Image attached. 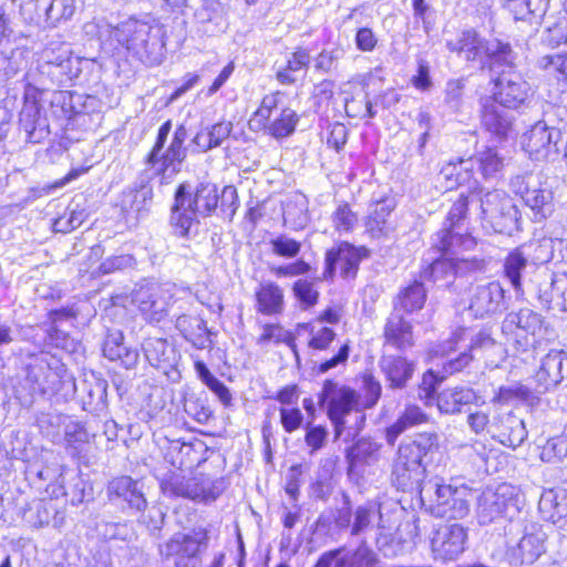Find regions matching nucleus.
<instances>
[{
	"label": "nucleus",
	"mask_w": 567,
	"mask_h": 567,
	"mask_svg": "<svg viewBox=\"0 0 567 567\" xmlns=\"http://www.w3.org/2000/svg\"><path fill=\"white\" fill-rule=\"evenodd\" d=\"M427 415L416 405H409L400 417L386 429L385 437L393 445L396 439L408 429L426 423Z\"/></svg>",
	"instance_id": "43"
},
{
	"label": "nucleus",
	"mask_w": 567,
	"mask_h": 567,
	"mask_svg": "<svg viewBox=\"0 0 567 567\" xmlns=\"http://www.w3.org/2000/svg\"><path fill=\"white\" fill-rule=\"evenodd\" d=\"M107 496L111 502L125 503L132 509L142 512L147 506L143 484L131 476H118L110 481Z\"/></svg>",
	"instance_id": "25"
},
{
	"label": "nucleus",
	"mask_w": 567,
	"mask_h": 567,
	"mask_svg": "<svg viewBox=\"0 0 567 567\" xmlns=\"http://www.w3.org/2000/svg\"><path fill=\"white\" fill-rule=\"evenodd\" d=\"M378 520L380 530L375 543L385 556H395L405 548L414 546L420 540V519L413 518L401 523L396 529L398 542L393 544L390 535L385 534V525L379 508L373 505L359 506L353 516L351 535H360Z\"/></svg>",
	"instance_id": "5"
},
{
	"label": "nucleus",
	"mask_w": 567,
	"mask_h": 567,
	"mask_svg": "<svg viewBox=\"0 0 567 567\" xmlns=\"http://www.w3.org/2000/svg\"><path fill=\"white\" fill-rule=\"evenodd\" d=\"M518 513V491L511 484L504 483L495 489H486L478 499L477 516L481 524H489L501 517L513 519Z\"/></svg>",
	"instance_id": "13"
},
{
	"label": "nucleus",
	"mask_w": 567,
	"mask_h": 567,
	"mask_svg": "<svg viewBox=\"0 0 567 567\" xmlns=\"http://www.w3.org/2000/svg\"><path fill=\"white\" fill-rule=\"evenodd\" d=\"M363 391H364V403L363 406L365 409L373 408L382 392L381 383L370 373H365L362 377Z\"/></svg>",
	"instance_id": "59"
},
{
	"label": "nucleus",
	"mask_w": 567,
	"mask_h": 567,
	"mask_svg": "<svg viewBox=\"0 0 567 567\" xmlns=\"http://www.w3.org/2000/svg\"><path fill=\"white\" fill-rule=\"evenodd\" d=\"M90 434L80 422L70 421L64 427V441L68 449L79 452L87 443Z\"/></svg>",
	"instance_id": "53"
},
{
	"label": "nucleus",
	"mask_w": 567,
	"mask_h": 567,
	"mask_svg": "<svg viewBox=\"0 0 567 567\" xmlns=\"http://www.w3.org/2000/svg\"><path fill=\"white\" fill-rule=\"evenodd\" d=\"M379 367L390 389H404L414 373L413 362L401 355L383 354Z\"/></svg>",
	"instance_id": "34"
},
{
	"label": "nucleus",
	"mask_w": 567,
	"mask_h": 567,
	"mask_svg": "<svg viewBox=\"0 0 567 567\" xmlns=\"http://www.w3.org/2000/svg\"><path fill=\"white\" fill-rule=\"evenodd\" d=\"M271 246V250L275 255L285 257V258H293L296 257L301 249V244L286 235H280L276 238H272L269 241Z\"/></svg>",
	"instance_id": "55"
},
{
	"label": "nucleus",
	"mask_w": 567,
	"mask_h": 567,
	"mask_svg": "<svg viewBox=\"0 0 567 567\" xmlns=\"http://www.w3.org/2000/svg\"><path fill=\"white\" fill-rule=\"evenodd\" d=\"M27 65L25 52L22 49L0 50V82L18 74Z\"/></svg>",
	"instance_id": "49"
},
{
	"label": "nucleus",
	"mask_w": 567,
	"mask_h": 567,
	"mask_svg": "<svg viewBox=\"0 0 567 567\" xmlns=\"http://www.w3.org/2000/svg\"><path fill=\"white\" fill-rule=\"evenodd\" d=\"M293 293L296 298L303 303L306 307H310L317 303L318 301V291L313 288V284L305 280L299 279L293 285Z\"/></svg>",
	"instance_id": "61"
},
{
	"label": "nucleus",
	"mask_w": 567,
	"mask_h": 567,
	"mask_svg": "<svg viewBox=\"0 0 567 567\" xmlns=\"http://www.w3.org/2000/svg\"><path fill=\"white\" fill-rule=\"evenodd\" d=\"M281 99L282 93L279 91L265 95L249 121L250 127L254 130L266 128L271 117L277 113Z\"/></svg>",
	"instance_id": "45"
},
{
	"label": "nucleus",
	"mask_w": 567,
	"mask_h": 567,
	"mask_svg": "<svg viewBox=\"0 0 567 567\" xmlns=\"http://www.w3.org/2000/svg\"><path fill=\"white\" fill-rule=\"evenodd\" d=\"M543 42L550 48L567 44V20L563 19L553 27H547L543 34Z\"/></svg>",
	"instance_id": "58"
},
{
	"label": "nucleus",
	"mask_w": 567,
	"mask_h": 567,
	"mask_svg": "<svg viewBox=\"0 0 567 567\" xmlns=\"http://www.w3.org/2000/svg\"><path fill=\"white\" fill-rule=\"evenodd\" d=\"M208 546V534L203 527L174 533L158 547L164 560H172L174 567H198L199 555Z\"/></svg>",
	"instance_id": "11"
},
{
	"label": "nucleus",
	"mask_w": 567,
	"mask_h": 567,
	"mask_svg": "<svg viewBox=\"0 0 567 567\" xmlns=\"http://www.w3.org/2000/svg\"><path fill=\"white\" fill-rule=\"evenodd\" d=\"M501 331L505 344L516 354L536 351L554 338V331L543 316L530 308H519L506 313Z\"/></svg>",
	"instance_id": "2"
},
{
	"label": "nucleus",
	"mask_w": 567,
	"mask_h": 567,
	"mask_svg": "<svg viewBox=\"0 0 567 567\" xmlns=\"http://www.w3.org/2000/svg\"><path fill=\"white\" fill-rule=\"evenodd\" d=\"M367 252L368 250L364 247L358 248L346 241L331 248L326 254L324 279L332 278L337 267L340 268L344 278L354 277L359 264L367 256Z\"/></svg>",
	"instance_id": "22"
},
{
	"label": "nucleus",
	"mask_w": 567,
	"mask_h": 567,
	"mask_svg": "<svg viewBox=\"0 0 567 567\" xmlns=\"http://www.w3.org/2000/svg\"><path fill=\"white\" fill-rule=\"evenodd\" d=\"M343 54V49L339 47L323 50L316 59V68L326 72L331 71Z\"/></svg>",
	"instance_id": "64"
},
{
	"label": "nucleus",
	"mask_w": 567,
	"mask_h": 567,
	"mask_svg": "<svg viewBox=\"0 0 567 567\" xmlns=\"http://www.w3.org/2000/svg\"><path fill=\"white\" fill-rule=\"evenodd\" d=\"M123 339L122 332H110L103 344V354L111 361L118 360L123 367L130 369L136 365L138 353L136 350L127 349Z\"/></svg>",
	"instance_id": "39"
},
{
	"label": "nucleus",
	"mask_w": 567,
	"mask_h": 567,
	"mask_svg": "<svg viewBox=\"0 0 567 567\" xmlns=\"http://www.w3.org/2000/svg\"><path fill=\"white\" fill-rule=\"evenodd\" d=\"M217 187L213 183L203 182L195 188L188 183L181 184L175 192L172 207L171 224L175 233L186 237L199 217L208 216L218 205Z\"/></svg>",
	"instance_id": "1"
},
{
	"label": "nucleus",
	"mask_w": 567,
	"mask_h": 567,
	"mask_svg": "<svg viewBox=\"0 0 567 567\" xmlns=\"http://www.w3.org/2000/svg\"><path fill=\"white\" fill-rule=\"evenodd\" d=\"M446 48L466 61L478 62L482 68L492 71L512 66L515 61V53L508 43L495 38L485 39L474 29L463 30L454 39L447 40Z\"/></svg>",
	"instance_id": "4"
},
{
	"label": "nucleus",
	"mask_w": 567,
	"mask_h": 567,
	"mask_svg": "<svg viewBox=\"0 0 567 567\" xmlns=\"http://www.w3.org/2000/svg\"><path fill=\"white\" fill-rule=\"evenodd\" d=\"M470 202H472V196L461 195L452 205L443 229L440 230L434 238V246L437 250L449 251L453 248L454 244L464 246V249H470L474 246L475 243L472 237L454 231V228L457 227L458 223L465 217Z\"/></svg>",
	"instance_id": "20"
},
{
	"label": "nucleus",
	"mask_w": 567,
	"mask_h": 567,
	"mask_svg": "<svg viewBox=\"0 0 567 567\" xmlns=\"http://www.w3.org/2000/svg\"><path fill=\"white\" fill-rule=\"evenodd\" d=\"M422 460L419 450L400 444L392 465V483L402 491L421 488L420 484L425 474Z\"/></svg>",
	"instance_id": "18"
},
{
	"label": "nucleus",
	"mask_w": 567,
	"mask_h": 567,
	"mask_svg": "<svg viewBox=\"0 0 567 567\" xmlns=\"http://www.w3.org/2000/svg\"><path fill=\"white\" fill-rule=\"evenodd\" d=\"M425 300L426 290L420 281H414L399 295V305L406 312L422 309Z\"/></svg>",
	"instance_id": "52"
},
{
	"label": "nucleus",
	"mask_w": 567,
	"mask_h": 567,
	"mask_svg": "<svg viewBox=\"0 0 567 567\" xmlns=\"http://www.w3.org/2000/svg\"><path fill=\"white\" fill-rule=\"evenodd\" d=\"M527 265L528 256L522 247L513 249L504 259V275L516 291L522 288L520 277Z\"/></svg>",
	"instance_id": "44"
},
{
	"label": "nucleus",
	"mask_w": 567,
	"mask_h": 567,
	"mask_svg": "<svg viewBox=\"0 0 567 567\" xmlns=\"http://www.w3.org/2000/svg\"><path fill=\"white\" fill-rule=\"evenodd\" d=\"M306 430L305 441L311 449V453L322 449L328 436L327 429L322 425L312 426L308 423Z\"/></svg>",
	"instance_id": "62"
},
{
	"label": "nucleus",
	"mask_w": 567,
	"mask_h": 567,
	"mask_svg": "<svg viewBox=\"0 0 567 567\" xmlns=\"http://www.w3.org/2000/svg\"><path fill=\"white\" fill-rule=\"evenodd\" d=\"M35 6L44 10L47 21L52 24L70 19L75 11V0H35Z\"/></svg>",
	"instance_id": "46"
},
{
	"label": "nucleus",
	"mask_w": 567,
	"mask_h": 567,
	"mask_svg": "<svg viewBox=\"0 0 567 567\" xmlns=\"http://www.w3.org/2000/svg\"><path fill=\"white\" fill-rule=\"evenodd\" d=\"M482 398L471 388L455 386L443 390L436 398V405L442 413L455 414L470 404L477 405Z\"/></svg>",
	"instance_id": "36"
},
{
	"label": "nucleus",
	"mask_w": 567,
	"mask_h": 567,
	"mask_svg": "<svg viewBox=\"0 0 567 567\" xmlns=\"http://www.w3.org/2000/svg\"><path fill=\"white\" fill-rule=\"evenodd\" d=\"M378 567V559L372 549L362 543L354 551L344 547L323 553L315 567Z\"/></svg>",
	"instance_id": "23"
},
{
	"label": "nucleus",
	"mask_w": 567,
	"mask_h": 567,
	"mask_svg": "<svg viewBox=\"0 0 567 567\" xmlns=\"http://www.w3.org/2000/svg\"><path fill=\"white\" fill-rule=\"evenodd\" d=\"M472 159H460L458 163L444 165L439 174L445 181L446 189H453L471 178Z\"/></svg>",
	"instance_id": "47"
},
{
	"label": "nucleus",
	"mask_w": 567,
	"mask_h": 567,
	"mask_svg": "<svg viewBox=\"0 0 567 567\" xmlns=\"http://www.w3.org/2000/svg\"><path fill=\"white\" fill-rule=\"evenodd\" d=\"M505 303V290L498 281L477 286L470 300L468 310L476 318L493 316L501 311Z\"/></svg>",
	"instance_id": "24"
},
{
	"label": "nucleus",
	"mask_w": 567,
	"mask_h": 567,
	"mask_svg": "<svg viewBox=\"0 0 567 567\" xmlns=\"http://www.w3.org/2000/svg\"><path fill=\"white\" fill-rule=\"evenodd\" d=\"M385 343L399 350L413 346L412 327L401 316L392 315L384 327Z\"/></svg>",
	"instance_id": "41"
},
{
	"label": "nucleus",
	"mask_w": 567,
	"mask_h": 567,
	"mask_svg": "<svg viewBox=\"0 0 567 567\" xmlns=\"http://www.w3.org/2000/svg\"><path fill=\"white\" fill-rule=\"evenodd\" d=\"M538 509L543 518L567 530V491L546 489L542 493Z\"/></svg>",
	"instance_id": "33"
},
{
	"label": "nucleus",
	"mask_w": 567,
	"mask_h": 567,
	"mask_svg": "<svg viewBox=\"0 0 567 567\" xmlns=\"http://www.w3.org/2000/svg\"><path fill=\"white\" fill-rule=\"evenodd\" d=\"M493 437L505 446L516 449L527 437L524 421L512 412L498 414L491 424Z\"/></svg>",
	"instance_id": "27"
},
{
	"label": "nucleus",
	"mask_w": 567,
	"mask_h": 567,
	"mask_svg": "<svg viewBox=\"0 0 567 567\" xmlns=\"http://www.w3.org/2000/svg\"><path fill=\"white\" fill-rule=\"evenodd\" d=\"M423 506L432 515L441 518L462 519L470 513L471 491L465 487L427 483L420 488Z\"/></svg>",
	"instance_id": "7"
},
{
	"label": "nucleus",
	"mask_w": 567,
	"mask_h": 567,
	"mask_svg": "<svg viewBox=\"0 0 567 567\" xmlns=\"http://www.w3.org/2000/svg\"><path fill=\"white\" fill-rule=\"evenodd\" d=\"M472 159V165L475 163L484 179L494 178L503 168V158L498 155L497 151L492 147H486L477 152Z\"/></svg>",
	"instance_id": "50"
},
{
	"label": "nucleus",
	"mask_w": 567,
	"mask_h": 567,
	"mask_svg": "<svg viewBox=\"0 0 567 567\" xmlns=\"http://www.w3.org/2000/svg\"><path fill=\"white\" fill-rule=\"evenodd\" d=\"M537 65L545 71L567 78V54L544 55L537 61Z\"/></svg>",
	"instance_id": "60"
},
{
	"label": "nucleus",
	"mask_w": 567,
	"mask_h": 567,
	"mask_svg": "<svg viewBox=\"0 0 567 567\" xmlns=\"http://www.w3.org/2000/svg\"><path fill=\"white\" fill-rule=\"evenodd\" d=\"M458 248H464V246L454 244L453 248L449 251L440 250L443 256L432 261L430 266L422 271L421 277L432 279L434 282L445 281L449 284L450 279L455 276H464L470 272L481 271L485 268V261L483 259L456 256Z\"/></svg>",
	"instance_id": "17"
},
{
	"label": "nucleus",
	"mask_w": 567,
	"mask_h": 567,
	"mask_svg": "<svg viewBox=\"0 0 567 567\" xmlns=\"http://www.w3.org/2000/svg\"><path fill=\"white\" fill-rule=\"evenodd\" d=\"M270 341H274L277 343L285 342V343L289 344L292 348V350L296 352L292 336L288 331H286L282 327H280L279 324H265L264 326L262 333L260 334V337L258 339V343L261 344V343H267Z\"/></svg>",
	"instance_id": "57"
},
{
	"label": "nucleus",
	"mask_w": 567,
	"mask_h": 567,
	"mask_svg": "<svg viewBox=\"0 0 567 567\" xmlns=\"http://www.w3.org/2000/svg\"><path fill=\"white\" fill-rule=\"evenodd\" d=\"M382 445L370 439H361L347 450L346 458L350 473H361L365 466L377 464Z\"/></svg>",
	"instance_id": "35"
},
{
	"label": "nucleus",
	"mask_w": 567,
	"mask_h": 567,
	"mask_svg": "<svg viewBox=\"0 0 567 567\" xmlns=\"http://www.w3.org/2000/svg\"><path fill=\"white\" fill-rule=\"evenodd\" d=\"M84 210L70 209L63 216L56 218L53 223V230L55 233L68 234L75 228L80 227L84 221Z\"/></svg>",
	"instance_id": "56"
},
{
	"label": "nucleus",
	"mask_w": 567,
	"mask_h": 567,
	"mask_svg": "<svg viewBox=\"0 0 567 567\" xmlns=\"http://www.w3.org/2000/svg\"><path fill=\"white\" fill-rule=\"evenodd\" d=\"M359 393L350 386L326 380L319 394V404L327 406V415L334 426L336 439L349 429L346 440L354 436L364 422L359 409Z\"/></svg>",
	"instance_id": "3"
},
{
	"label": "nucleus",
	"mask_w": 567,
	"mask_h": 567,
	"mask_svg": "<svg viewBox=\"0 0 567 567\" xmlns=\"http://www.w3.org/2000/svg\"><path fill=\"white\" fill-rule=\"evenodd\" d=\"M435 560H456L465 550L467 529L461 524H435L427 536Z\"/></svg>",
	"instance_id": "16"
},
{
	"label": "nucleus",
	"mask_w": 567,
	"mask_h": 567,
	"mask_svg": "<svg viewBox=\"0 0 567 567\" xmlns=\"http://www.w3.org/2000/svg\"><path fill=\"white\" fill-rule=\"evenodd\" d=\"M303 421L301 411L297 408H281L280 409V422L284 430L287 433H292L298 430Z\"/></svg>",
	"instance_id": "63"
},
{
	"label": "nucleus",
	"mask_w": 567,
	"mask_h": 567,
	"mask_svg": "<svg viewBox=\"0 0 567 567\" xmlns=\"http://www.w3.org/2000/svg\"><path fill=\"white\" fill-rule=\"evenodd\" d=\"M142 347L146 360L153 367H161L169 362L174 352L164 338L150 337L144 340Z\"/></svg>",
	"instance_id": "48"
},
{
	"label": "nucleus",
	"mask_w": 567,
	"mask_h": 567,
	"mask_svg": "<svg viewBox=\"0 0 567 567\" xmlns=\"http://www.w3.org/2000/svg\"><path fill=\"white\" fill-rule=\"evenodd\" d=\"M233 130L231 122H219L200 130L192 140L197 152H208L221 145Z\"/></svg>",
	"instance_id": "40"
},
{
	"label": "nucleus",
	"mask_w": 567,
	"mask_h": 567,
	"mask_svg": "<svg viewBox=\"0 0 567 567\" xmlns=\"http://www.w3.org/2000/svg\"><path fill=\"white\" fill-rule=\"evenodd\" d=\"M176 329L197 349H207L212 346L206 322L199 316L182 313L175 320Z\"/></svg>",
	"instance_id": "37"
},
{
	"label": "nucleus",
	"mask_w": 567,
	"mask_h": 567,
	"mask_svg": "<svg viewBox=\"0 0 567 567\" xmlns=\"http://www.w3.org/2000/svg\"><path fill=\"white\" fill-rule=\"evenodd\" d=\"M395 208L393 198H383L370 205L364 226L373 238L389 237L395 229L390 220L391 213Z\"/></svg>",
	"instance_id": "31"
},
{
	"label": "nucleus",
	"mask_w": 567,
	"mask_h": 567,
	"mask_svg": "<svg viewBox=\"0 0 567 567\" xmlns=\"http://www.w3.org/2000/svg\"><path fill=\"white\" fill-rule=\"evenodd\" d=\"M178 293L192 298L188 288H177L171 284L152 285L136 292L135 302L145 320L159 322L167 316L171 301Z\"/></svg>",
	"instance_id": "15"
},
{
	"label": "nucleus",
	"mask_w": 567,
	"mask_h": 567,
	"mask_svg": "<svg viewBox=\"0 0 567 567\" xmlns=\"http://www.w3.org/2000/svg\"><path fill=\"white\" fill-rule=\"evenodd\" d=\"M472 202L480 204L482 218L497 233L517 228L519 212L513 199L503 190L480 189L472 194Z\"/></svg>",
	"instance_id": "10"
},
{
	"label": "nucleus",
	"mask_w": 567,
	"mask_h": 567,
	"mask_svg": "<svg viewBox=\"0 0 567 567\" xmlns=\"http://www.w3.org/2000/svg\"><path fill=\"white\" fill-rule=\"evenodd\" d=\"M509 187L529 208L534 221H542L553 214V193L542 186L537 176L533 174L517 175L511 179Z\"/></svg>",
	"instance_id": "14"
},
{
	"label": "nucleus",
	"mask_w": 567,
	"mask_h": 567,
	"mask_svg": "<svg viewBox=\"0 0 567 567\" xmlns=\"http://www.w3.org/2000/svg\"><path fill=\"white\" fill-rule=\"evenodd\" d=\"M333 226L339 233L351 231L358 223L357 214L352 212L348 204L339 205L332 215Z\"/></svg>",
	"instance_id": "54"
},
{
	"label": "nucleus",
	"mask_w": 567,
	"mask_h": 567,
	"mask_svg": "<svg viewBox=\"0 0 567 567\" xmlns=\"http://www.w3.org/2000/svg\"><path fill=\"white\" fill-rule=\"evenodd\" d=\"M560 131L537 122L523 137V147L535 161L549 159L560 152Z\"/></svg>",
	"instance_id": "19"
},
{
	"label": "nucleus",
	"mask_w": 567,
	"mask_h": 567,
	"mask_svg": "<svg viewBox=\"0 0 567 567\" xmlns=\"http://www.w3.org/2000/svg\"><path fill=\"white\" fill-rule=\"evenodd\" d=\"M171 130V120L159 126L155 144L146 157V164L151 166L154 175L159 177L161 184H169L173 181L181 172L187 156L184 144L188 137V131L184 124L176 127L167 148L163 151Z\"/></svg>",
	"instance_id": "6"
},
{
	"label": "nucleus",
	"mask_w": 567,
	"mask_h": 567,
	"mask_svg": "<svg viewBox=\"0 0 567 567\" xmlns=\"http://www.w3.org/2000/svg\"><path fill=\"white\" fill-rule=\"evenodd\" d=\"M19 124L30 143H40L49 135V123L35 100L25 99L19 114Z\"/></svg>",
	"instance_id": "28"
},
{
	"label": "nucleus",
	"mask_w": 567,
	"mask_h": 567,
	"mask_svg": "<svg viewBox=\"0 0 567 567\" xmlns=\"http://www.w3.org/2000/svg\"><path fill=\"white\" fill-rule=\"evenodd\" d=\"M153 196V187L148 184L124 189L118 206L125 219L127 221L138 220L145 216L151 208Z\"/></svg>",
	"instance_id": "26"
},
{
	"label": "nucleus",
	"mask_w": 567,
	"mask_h": 567,
	"mask_svg": "<svg viewBox=\"0 0 567 567\" xmlns=\"http://www.w3.org/2000/svg\"><path fill=\"white\" fill-rule=\"evenodd\" d=\"M546 534L538 526H532L518 542L516 546L508 550L509 557L514 564H533L545 551Z\"/></svg>",
	"instance_id": "29"
},
{
	"label": "nucleus",
	"mask_w": 567,
	"mask_h": 567,
	"mask_svg": "<svg viewBox=\"0 0 567 567\" xmlns=\"http://www.w3.org/2000/svg\"><path fill=\"white\" fill-rule=\"evenodd\" d=\"M298 116L296 112L289 107H284L280 112L274 116V120L267 124L268 133L276 137H287L296 128Z\"/></svg>",
	"instance_id": "51"
},
{
	"label": "nucleus",
	"mask_w": 567,
	"mask_h": 567,
	"mask_svg": "<svg viewBox=\"0 0 567 567\" xmlns=\"http://www.w3.org/2000/svg\"><path fill=\"white\" fill-rule=\"evenodd\" d=\"M257 311L266 315H278L284 310V291L275 282L265 281L255 292Z\"/></svg>",
	"instance_id": "38"
},
{
	"label": "nucleus",
	"mask_w": 567,
	"mask_h": 567,
	"mask_svg": "<svg viewBox=\"0 0 567 567\" xmlns=\"http://www.w3.org/2000/svg\"><path fill=\"white\" fill-rule=\"evenodd\" d=\"M508 71H502L495 81V91L493 101L507 109H516L528 97L529 85L523 76L515 72L512 66Z\"/></svg>",
	"instance_id": "21"
},
{
	"label": "nucleus",
	"mask_w": 567,
	"mask_h": 567,
	"mask_svg": "<svg viewBox=\"0 0 567 567\" xmlns=\"http://www.w3.org/2000/svg\"><path fill=\"white\" fill-rule=\"evenodd\" d=\"M481 122L492 135L504 140L512 131V115L505 107L491 97L482 102Z\"/></svg>",
	"instance_id": "30"
},
{
	"label": "nucleus",
	"mask_w": 567,
	"mask_h": 567,
	"mask_svg": "<svg viewBox=\"0 0 567 567\" xmlns=\"http://www.w3.org/2000/svg\"><path fill=\"white\" fill-rule=\"evenodd\" d=\"M162 491L171 496H182L197 499L203 496L204 489L199 487L196 478H186L177 473H171L161 482Z\"/></svg>",
	"instance_id": "42"
},
{
	"label": "nucleus",
	"mask_w": 567,
	"mask_h": 567,
	"mask_svg": "<svg viewBox=\"0 0 567 567\" xmlns=\"http://www.w3.org/2000/svg\"><path fill=\"white\" fill-rule=\"evenodd\" d=\"M118 42L142 63L158 65L164 59V43L152 28L140 21H127L117 30Z\"/></svg>",
	"instance_id": "8"
},
{
	"label": "nucleus",
	"mask_w": 567,
	"mask_h": 567,
	"mask_svg": "<svg viewBox=\"0 0 567 567\" xmlns=\"http://www.w3.org/2000/svg\"><path fill=\"white\" fill-rule=\"evenodd\" d=\"M66 368L50 352H40L29 357L25 365V385L31 394H55L63 382Z\"/></svg>",
	"instance_id": "9"
},
{
	"label": "nucleus",
	"mask_w": 567,
	"mask_h": 567,
	"mask_svg": "<svg viewBox=\"0 0 567 567\" xmlns=\"http://www.w3.org/2000/svg\"><path fill=\"white\" fill-rule=\"evenodd\" d=\"M80 64L81 60L74 58L70 45L63 42L49 43L38 59L39 72L59 85L78 78Z\"/></svg>",
	"instance_id": "12"
},
{
	"label": "nucleus",
	"mask_w": 567,
	"mask_h": 567,
	"mask_svg": "<svg viewBox=\"0 0 567 567\" xmlns=\"http://www.w3.org/2000/svg\"><path fill=\"white\" fill-rule=\"evenodd\" d=\"M567 377V358L563 351L550 350L543 359L542 365L536 372L538 391L545 392L556 386Z\"/></svg>",
	"instance_id": "32"
}]
</instances>
